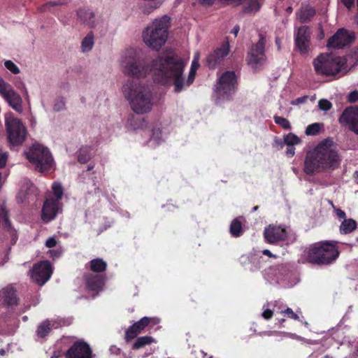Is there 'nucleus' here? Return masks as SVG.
<instances>
[{"label": "nucleus", "instance_id": "f257e3e1", "mask_svg": "<svg viewBox=\"0 0 358 358\" xmlns=\"http://www.w3.org/2000/svg\"><path fill=\"white\" fill-rule=\"evenodd\" d=\"M184 67L183 61L177 55L163 54L152 62L150 71L155 82L162 84L172 82L175 91L179 92L185 85Z\"/></svg>", "mask_w": 358, "mask_h": 358}, {"label": "nucleus", "instance_id": "f03ea898", "mask_svg": "<svg viewBox=\"0 0 358 358\" xmlns=\"http://www.w3.org/2000/svg\"><path fill=\"white\" fill-rule=\"evenodd\" d=\"M341 158L334 142L327 138L320 142L306 157L304 171L308 174L334 170L340 164Z\"/></svg>", "mask_w": 358, "mask_h": 358}, {"label": "nucleus", "instance_id": "7ed1b4c3", "mask_svg": "<svg viewBox=\"0 0 358 358\" xmlns=\"http://www.w3.org/2000/svg\"><path fill=\"white\" fill-rule=\"evenodd\" d=\"M123 92L136 113L143 114L151 110L152 93L148 86L138 80H129L123 85Z\"/></svg>", "mask_w": 358, "mask_h": 358}, {"label": "nucleus", "instance_id": "20e7f679", "mask_svg": "<svg viewBox=\"0 0 358 358\" xmlns=\"http://www.w3.org/2000/svg\"><path fill=\"white\" fill-rule=\"evenodd\" d=\"M346 63L345 58L332 54H320L313 62L316 74L325 76L346 74L349 71Z\"/></svg>", "mask_w": 358, "mask_h": 358}, {"label": "nucleus", "instance_id": "39448f33", "mask_svg": "<svg viewBox=\"0 0 358 358\" xmlns=\"http://www.w3.org/2000/svg\"><path fill=\"white\" fill-rule=\"evenodd\" d=\"M169 23L170 18L167 15L156 19L143 33L145 43L152 49L159 50L168 38Z\"/></svg>", "mask_w": 358, "mask_h": 358}, {"label": "nucleus", "instance_id": "423d86ee", "mask_svg": "<svg viewBox=\"0 0 358 358\" xmlns=\"http://www.w3.org/2000/svg\"><path fill=\"white\" fill-rule=\"evenodd\" d=\"M335 245L329 242L317 243L307 250V261L315 264H329L338 256Z\"/></svg>", "mask_w": 358, "mask_h": 358}, {"label": "nucleus", "instance_id": "0eeeda50", "mask_svg": "<svg viewBox=\"0 0 358 358\" xmlns=\"http://www.w3.org/2000/svg\"><path fill=\"white\" fill-rule=\"evenodd\" d=\"M28 160L34 165L36 171L44 172L52 165V157L47 148L41 145H34L26 153Z\"/></svg>", "mask_w": 358, "mask_h": 358}, {"label": "nucleus", "instance_id": "6e6552de", "mask_svg": "<svg viewBox=\"0 0 358 358\" xmlns=\"http://www.w3.org/2000/svg\"><path fill=\"white\" fill-rule=\"evenodd\" d=\"M5 120L9 143L13 145L22 144L27 135L25 127L12 113H7Z\"/></svg>", "mask_w": 358, "mask_h": 358}, {"label": "nucleus", "instance_id": "1a4fd4ad", "mask_svg": "<svg viewBox=\"0 0 358 358\" xmlns=\"http://www.w3.org/2000/svg\"><path fill=\"white\" fill-rule=\"evenodd\" d=\"M266 41V36L262 33L259 34L258 41L251 46L248 52L247 63L255 71H257L266 61L264 53Z\"/></svg>", "mask_w": 358, "mask_h": 358}, {"label": "nucleus", "instance_id": "9d476101", "mask_svg": "<svg viewBox=\"0 0 358 358\" xmlns=\"http://www.w3.org/2000/svg\"><path fill=\"white\" fill-rule=\"evenodd\" d=\"M0 94L15 111L22 112V99L12 86L0 77Z\"/></svg>", "mask_w": 358, "mask_h": 358}, {"label": "nucleus", "instance_id": "9b49d317", "mask_svg": "<svg viewBox=\"0 0 358 358\" xmlns=\"http://www.w3.org/2000/svg\"><path fill=\"white\" fill-rule=\"evenodd\" d=\"M121 65L123 73L130 76L141 78L147 73L145 67L141 64L133 53L125 56L122 61Z\"/></svg>", "mask_w": 358, "mask_h": 358}, {"label": "nucleus", "instance_id": "f8f14e48", "mask_svg": "<svg viewBox=\"0 0 358 358\" xmlns=\"http://www.w3.org/2000/svg\"><path fill=\"white\" fill-rule=\"evenodd\" d=\"M51 273L52 268L50 262L43 261L33 267L31 277L38 285H43L49 280Z\"/></svg>", "mask_w": 358, "mask_h": 358}, {"label": "nucleus", "instance_id": "ddd939ff", "mask_svg": "<svg viewBox=\"0 0 358 358\" xmlns=\"http://www.w3.org/2000/svg\"><path fill=\"white\" fill-rule=\"evenodd\" d=\"M354 38L355 34L353 32L340 29L328 40L327 46L334 49L343 48L351 43Z\"/></svg>", "mask_w": 358, "mask_h": 358}, {"label": "nucleus", "instance_id": "4468645a", "mask_svg": "<svg viewBox=\"0 0 358 358\" xmlns=\"http://www.w3.org/2000/svg\"><path fill=\"white\" fill-rule=\"evenodd\" d=\"M339 122L348 125L350 129L358 135V106L345 108L339 117Z\"/></svg>", "mask_w": 358, "mask_h": 358}, {"label": "nucleus", "instance_id": "2eb2a0df", "mask_svg": "<svg viewBox=\"0 0 358 358\" xmlns=\"http://www.w3.org/2000/svg\"><path fill=\"white\" fill-rule=\"evenodd\" d=\"M66 358H92V350L84 341L75 343L66 352Z\"/></svg>", "mask_w": 358, "mask_h": 358}, {"label": "nucleus", "instance_id": "dca6fc26", "mask_svg": "<svg viewBox=\"0 0 358 358\" xmlns=\"http://www.w3.org/2000/svg\"><path fill=\"white\" fill-rule=\"evenodd\" d=\"M19 298L16 289L11 285H8L0 290V305L5 307L17 306Z\"/></svg>", "mask_w": 358, "mask_h": 358}, {"label": "nucleus", "instance_id": "f3484780", "mask_svg": "<svg viewBox=\"0 0 358 358\" xmlns=\"http://www.w3.org/2000/svg\"><path fill=\"white\" fill-rule=\"evenodd\" d=\"M236 83V76L234 71H227L222 75L215 86V90L220 94L231 92Z\"/></svg>", "mask_w": 358, "mask_h": 358}, {"label": "nucleus", "instance_id": "a211bd4d", "mask_svg": "<svg viewBox=\"0 0 358 358\" xmlns=\"http://www.w3.org/2000/svg\"><path fill=\"white\" fill-rule=\"evenodd\" d=\"M310 33L308 27L299 28L296 37V45L301 54H306L309 50Z\"/></svg>", "mask_w": 358, "mask_h": 358}, {"label": "nucleus", "instance_id": "6ab92c4d", "mask_svg": "<svg viewBox=\"0 0 358 358\" xmlns=\"http://www.w3.org/2000/svg\"><path fill=\"white\" fill-rule=\"evenodd\" d=\"M59 201H55V199L52 198L46 199L42 209L41 217L43 220L48 222L53 220L55 217L57 213L59 212Z\"/></svg>", "mask_w": 358, "mask_h": 358}, {"label": "nucleus", "instance_id": "aec40b11", "mask_svg": "<svg viewBox=\"0 0 358 358\" xmlns=\"http://www.w3.org/2000/svg\"><path fill=\"white\" fill-rule=\"evenodd\" d=\"M229 52V43H224L220 48H217L213 53L210 54L206 59L208 66L210 68L214 69L221 62V61L226 57Z\"/></svg>", "mask_w": 358, "mask_h": 358}, {"label": "nucleus", "instance_id": "412c9836", "mask_svg": "<svg viewBox=\"0 0 358 358\" xmlns=\"http://www.w3.org/2000/svg\"><path fill=\"white\" fill-rule=\"evenodd\" d=\"M264 236L270 243H275L286 238V231L280 227L269 225L264 231Z\"/></svg>", "mask_w": 358, "mask_h": 358}, {"label": "nucleus", "instance_id": "4be33fe9", "mask_svg": "<svg viewBox=\"0 0 358 358\" xmlns=\"http://www.w3.org/2000/svg\"><path fill=\"white\" fill-rule=\"evenodd\" d=\"M151 321V318L144 317L139 321L134 323L131 326L125 333V339L127 341H129L137 336L145 327H147Z\"/></svg>", "mask_w": 358, "mask_h": 358}, {"label": "nucleus", "instance_id": "5701e85b", "mask_svg": "<svg viewBox=\"0 0 358 358\" xmlns=\"http://www.w3.org/2000/svg\"><path fill=\"white\" fill-rule=\"evenodd\" d=\"M87 287L92 291L102 290L104 285V278L100 275L88 274L85 276Z\"/></svg>", "mask_w": 358, "mask_h": 358}, {"label": "nucleus", "instance_id": "b1692460", "mask_svg": "<svg viewBox=\"0 0 358 358\" xmlns=\"http://www.w3.org/2000/svg\"><path fill=\"white\" fill-rule=\"evenodd\" d=\"M79 18L90 27L94 25V13L89 9H80L78 12Z\"/></svg>", "mask_w": 358, "mask_h": 358}, {"label": "nucleus", "instance_id": "393cba45", "mask_svg": "<svg viewBox=\"0 0 358 358\" xmlns=\"http://www.w3.org/2000/svg\"><path fill=\"white\" fill-rule=\"evenodd\" d=\"M243 4V12L244 13L250 14L258 12L261 5L259 0H244Z\"/></svg>", "mask_w": 358, "mask_h": 358}, {"label": "nucleus", "instance_id": "a878e982", "mask_svg": "<svg viewBox=\"0 0 358 358\" xmlns=\"http://www.w3.org/2000/svg\"><path fill=\"white\" fill-rule=\"evenodd\" d=\"M357 228V222L353 219H345L341 226L340 231L341 234H347L352 232Z\"/></svg>", "mask_w": 358, "mask_h": 358}, {"label": "nucleus", "instance_id": "bb28decb", "mask_svg": "<svg viewBox=\"0 0 358 358\" xmlns=\"http://www.w3.org/2000/svg\"><path fill=\"white\" fill-rule=\"evenodd\" d=\"M315 15V10L311 7L301 9L297 14V18L301 22H306Z\"/></svg>", "mask_w": 358, "mask_h": 358}, {"label": "nucleus", "instance_id": "cd10ccee", "mask_svg": "<svg viewBox=\"0 0 358 358\" xmlns=\"http://www.w3.org/2000/svg\"><path fill=\"white\" fill-rule=\"evenodd\" d=\"M106 262L102 259H94L90 262V268L94 272L101 273L106 269Z\"/></svg>", "mask_w": 358, "mask_h": 358}, {"label": "nucleus", "instance_id": "c85d7f7f", "mask_svg": "<svg viewBox=\"0 0 358 358\" xmlns=\"http://www.w3.org/2000/svg\"><path fill=\"white\" fill-rule=\"evenodd\" d=\"M154 338L149 336H141L137 338L133 344L132 348L134 350L140 349L147 345H150L154 342Z\"/></svg>", "mask_w": 358, "mask_h": 358}, {"label": "nucleus", "instance_id": "c756f323", "mask_svg": "<svg viewBox=\"0 0 358 358\" xmlns=\"http://www.w3.org/2000/svg\"><path fill=\"white\" fill-rule=\"evenodd\" d=\"M129 123L134 129L143 128L145 125L144 119L137 115H131L129 118Z\"/></svg>", "mask_w": 358, "mask_h": 358}, {"label": "nucleus", "instance_id": "7c9ffc66", "mask_svg": "<svg viewBox=\"0 0 358 358\" xmlns=\"http://www.w3.org/2000/svg\"><path fill=\"white\" fill-rule=\"evenodd\" d=\"M94 45V36L92 33H90L82 41L81 48L83 52L90 51Z\"/></svg>", "mask_w": 358, "mask_h": 358}, {"label": "nucleus", "instance_id": "2f4dec72", "mask_svg": "<svg viewBox=\"0 0 358 358\" xmlns=\"http://www.w3.org/2000/svg\"><path fill=\"white\" fill-rule=\"evenodd\" d=\"M51 331L50 321L46 320L43 322L38 327L37 335L39 337L43 338L46 336Z\"/></svg>", "mask_w": 358, "mask_h": 358}, {"label": "nucleus", "instance_id": "473e14b6", "mask_svg": "<svg viewBox=\"0 0 358 358\" xmlns=\"http://www.w3.org/2000/svg\"><path fill=\"white\" fill-rule=\"evenodd\" d=\"M230 232L234 236H239L242 232V224L238 219L232 221L230 225Z\"/></svg>", "mask_w": 358, "mask_h": 358}, {"label": "nucleus", "instance_id": "72a5a7b5", "mask_svg": "<svg viewBox=\"0 0 358 358\" xmlns=\"http://www.w3.org/2000/svg\"><path fill=\"white\" fill-rule=\"evenodd\" d=\"M1 222L8 228L10 227L8 211L4 204L0 206V222Z\"/></svg>", "mask_w": 358, "mask_h": 358}, {"label": "nucleus", "instance_id": "f704fd0d", "mask_svg": "<svg viewBox=\"0 0 358 358\" xmlns=\"http://www.w3.org/2000/svg\"><path fill=\"white\" fill-rule=\"evenodd\" d=\"M322 127V124L320 123H313L308 125L306 129V134L308 136H315L319 134L320 129Z\"/></svg>", "mask_w": 358, "mask_h": 358}, {"label": "nucleus", "instance_id": "c9c22d12", "mask_svg": "<svg viewBox=\"0 0 358 358\" xmlns=\"http://www.w3.org/2000/svg\"><path fill=\"white\" fill-rule=\"evenodd\" d=\"M199 67V62H197V60L193 59V61L192 62L191 69H190V71L189 73V76H188V78L186 82V83L187 85H190L191 83H192L193 80H194L196 71Z\"/></svg>", "mask_w": 358, "mask_h": 358}, {"label": "nucleus", "instance_id": "e433bc0d", "mask_svg": "<svg viewBox=\"0 0 358 358\" xmlns=\"http://www.w3.org/2000/svg\"><path fill=\"white\" fill-rule=\"evenodd\" d=\"M52 191H53L54 195L56 197V199H55V201H59V200L62 199V197L63 196V187H62V186L61 185L60 183L55 182L52 185Z\"/></svg>", "mask_w": 358, "mask_h": 358}, {"label": "nucleus", "instance_id": "4c0bfd02", "mask_svg": "<svg viewBox=\"0 0 358 358\" xmlns=\"http://www.w3.org/2000/svg\"><path fill=\"white\" fill-rule=\"evenodd\" d=\"M284 141L287 145H297L301 141L299 138L293 134H289L288 135H287L285 137Z\"/></svg>", "mask_w": 358, "mask_h": 358}, {"label": "nucleus", "instance_id": "58836bf2", "mask_svg": "<svg viewBox=\"0 0 358 358\" xmlns=\"http://www.w3.org/2000/svg\"><path fill=\"white\" fill-rule=\"evenodd\" d=\"M90 154L87 148H82L80 150L78 155V161L80 163L85 164L87 162L90 160Z\"/></svg>", "mask_w": 358, "mask_h": 358}, {"label": "nucleus", "instance_id": "ea45409f", "mask_svg": "<svg viewBox=\"0 0 358 358\" xmlns=\"http://www.w3.org/2000/svg\"><path fill=\"white\" fill-rule=\"evenodd\" d=\"M274 120H275V122L276 124H278V125H280V127H282L283 129H290V123L289 122V121L287 119H285L282 117L275 116L274 117Z\"/></svg>", "mask_w": 358, "mask_h": 358}, {"label": "nucleus", "instance_id": "a19ab883", "mask_svg": "<svg viewBox=\"0 0 358 358\" xmlns=\"http://www.w3.org/2000/svg\"><path fill=\"white\" fill-rule=\"evenodd\" d=\"M318 107L321 110L327 111L332 107L331 103L327 99H320L318 101Z\"/></svg>", "mask_w": 358, "mask_h": 358}, {"label": "nucleus", "instance_id": "79ce46f5", "mask_svg": "<svg viewBox=\"0 0 358 358\" xmlns=\"http://www.w3.org/2000/svg\"><path fill=\"white\" fill-rule=\"evenodd\" d=\"M4 65L7 69L14 74H18L20 72L19 68L10 60L6 61Z\"/></svg>", "mask_w": 358, "mask_h": 358}, {"label": "nucleus", "instance_id": "37998d69", "mask_svg": "<svg viewBox=\"0 0 358 358\" xmlns=\"http://www.w3.org/2000/svg\"><path fill=\"white\" fill-rule=\"evenodd\" d=\"M65 108V102L64 100L62 99H60V100H57L54 106H53V110L55 111H60L62 110H63L64 108Z\"/></svg>", "mask_w": 358, "mask_h": 358}, {"label": "nucleus", "instance_id": "c03bdc74", "mask_svg": "<svg viewBox=\"0 0 358 358\" xmlns=\"http://www.w3.org/2000/svg\"><path fill=\"white\" fill-rule=\"evenodd\" d=\"M348 101L350 103H355L358 101V91L355 90L351 92L348 96Z\"/></svg>", "mask_w": 358, "mask_h": 358}, {"label": "nucleus", "instance_id": "a18cd8bd", "mask_svg": "<svg viewBox=\"0 0 358 358\" xmlns=\"http://www.w3.org/2000/svg\"><path fill=\"white\" fill-rule=\"evenodd\" d=\"M7 160V153L2 152L0 148V169L6 166Z\"/></svg>", "mask_w": 358, "mask_h": 358}, {"label": "nucleus", "instance_id": "49530a36", "mask_svg": "<svg viewBox=\"0 0 358 358\" xmlns=\"http://www.w3.org/2000/svg\"><path fill=\"white\" fill-rule=\"evenodd\" d=\"M308 98V96H303L301 97H299V98L296 99L295 100L292 101L291 104L292 105H299V104L303 103L306 101Z\"/></svg>", "mask_w": 358, "mask_h": 358}, {"label": "nucleus", "instance_id": "de8ad7c7", "mask_svg": "<svg viewBox=\"0 0 358 358\" xmlns=\"http://www.w3.org/2000/svg\"><path fill=\"white\" fill-rule=\"evenodd\" d=\"M221 1L227 4H231L234 6H238L243 3L244 0H220Z\"/></svg>", "mask_w": 358, "mask_h": 358}, {"label": "nucleus", "instance_id": "09e8293b", "mask_svg": "<svg viewBox=\"0 0 358 358\" xmlns=\"http://www.w3.org/2000/svg\"><path fill=\"white\" fill-rule=\"evenodd\" d=\"M345 59L347 62L348 59H352L353 62H355V64H358V49L355 50L352 55H348Z\"/></svg>", "mask_w": 358, "mask_h": 358}, {"label": "nucleus", "instance_id": "8fccbe9b", "mask_svg": "<svg viewBox=\"0 0 358 358\" xmlns=\"http://www.w3.org/2000/svg\"><path fill=\"white\" fill-rule=\"evenodd\" d=\"M56 245L57 241L54 237H50L49 238L47 239L45 242V246L50 248L56 246Z\"/></svg>", "mask_w": 358, "mask_h": 358}, {"label": "nucleus", "instance_id": "3c124183", "mask_svg": "<svg viewBox=\"0 0 358 358\" xmlns=\"http://www.w3.org/2000/svg\"><path fill=\"white\" fill-rule=\"evenodd\" d=\"M343 5L348 8L351 9L355 6V0H341Z\"/></svg>", "mask_w": 358, "mask_h": 358}, {"label": "nucleus", "instance_id": "603ef678", "mask_svg": "<svg viewBox=\"0 0 358 358\" xmlns=\"http://www.w3.org/2000/svg\"><path fill=\"white\" fill-rule=\"evenodd\" d=\"M285 313H287L289 317L296 320H299V316L292 311V310L289 308H287L285 310Z\"/></svg>", "mask_w": 358, "mask_h": 358}, {"label": "nucleus", "instance_id": "864d4df0", "mask_svg": "<svg viewBox=\"0 0 358 358\" xmlns=\"http://www.w3.org/2000/svg\"><path fill=\"white\" fill-rule=\"evenodd\" d=\"M159 6L158 4H155V6H150L149 7H145L143 9V12L144 13L148 14V13H151L152 11H153L154 10H155L156 8H157Z\"/></svg>", "mask_w": 358, "mask_h": 358}, {"label": "nucleus", "instance_id": "5fc2aeb1", "mask_svg": "<svg viewBox=\"0 0 358 358\" xmlns=\"http://www.w3.org/2000/svg\"><path fill=\"white\" fill-rule=\"evenodd\" d=\"M262 316H263L265 319L268 320V319H270V318H271V317H272V316H273V312H272L271 310H269V309H266V310H265L263 312V313H262Z\"/></svg>", "mask_w": 358, "mask_h": 358}, {"label": "nucleus", "instance_id": "6e6d98bb", "mask_svg": "<svg viewBox=\"0 0 358 358\" xmlns=\"http://www.w3.org/2000/svg\"><path fill=\"white\" fill-rule=\"evenodd\" d=\"M335 211H336V215L338 216V217L341 218V219H345V213L339 209V208H336L335 209Z\"/></svg>", "mask_w": 358, "mask_h": 358}, {"label": "nucleus", "instance_id": "4d7b16f0", "mask_svg": "<svg viewBox=\"0 0 358 358\" xmlns=\"http://www.w3.org/2000/svg\"><path fill=\"white\" fill-rule=\"evenodd\" d=\"M198 1L201 4H203L205 6H211L213 3L214 0H198Z\"/></svg>", "mask_w": 358, "mask_h": 358}, {"label": "nucleus", "instance_id": "13d9d810", "mask_svg": "<svg viewBox=\"0 0 358 358\" xmlns=\"http://www.w3.org/2000/svg\"><path fill=\"white\" fill-rule=\"evenodd\" d=\"M290 147L287 148L286 153L288 156H293L294 155V148L292 145H289Z\"/></svg>", "mask_w": 358, "mask_h": 358}, {"label": "nucleus", "instance_id": "bf43d9fd", "mask_svg": "<svg viewBox=\"0 0 358 358\" xmlns=\"http://www.w3.org/2000/svg\"><path fill=\"white\" fill-rule=\"evenodd\" d=\"M239 30H240L239 26L236 25L233 28L231 33H233L236 36Z\"/></svg>", "mask_w": 358, "mask_h": 358}, {"label": "nucleus", "instance_id": "052dcab7", "mask_svg": "<svg viewBox=\"0 0 358 358\" xmlns=\"http://www.w3.org/2000/svg\"><path fill=\"white\" fill-rule=\"evenodd\" d=\"M263 254L268 257H273V254L268 250H263Z\"/></svg>", "mask_w": 358, "mask_h": 358}, {"label": "nucleus", "instance_id": "680f3d73", "mask_svg": "<svg viewBox=\"0 0 358 358\" xmlns=\"http://www.w3.org/2000/svg\"><path fill=\"white\" fill-rule=\"evenodd\" d=\"M275 43L277 45V46H278V49L280 50V38L278 37H277L275 38Z\"/></svg>", "mask_w": 358, "mask_h": 358}, {"label": "nucleus", "instance_id": "e2e57ef3", "mask_svg": "<svg viewBox=\"0 0 358 358\" xmlns=\"http://www.w3.org/2000/svg\"><path fill=\"white\" fill-rule=\"evenodd\" d=\"M59 357H60L59 353L55 352L53 355L51 357V358H59Z\"/></svg>", "mask_w": 358, "mask_h": 358}, {"label": "nucleus", "instance_id": "0e129e2a", "mask_svg": "<svg viewBox=\"0 0 358 358\" xmlns=\"http://www.w3.org/2000/svg\"><path fill=\"white\" fill-rule=\"evenodd\" d=\"M355 180H356L357 182L358 183V171H357L355 173Z\"/></svg>", "mask_w": 358, "mask_h": 358}, {"label": "nucleus", "instance_id": "69168bd1", "mask_svg": "<svg viewBox=\"0 0 358 358\" xmlns=\"http://www.w3.org/2000/svg\"><path fill=\"white\" fill-rule=\"evenodd\" d=\"M287 11L288 13H292V7H288V8H287Z\"/></svg>", "mask_w": 358, "mask_h": 358}, {"label": "nucleus", "instance_id": "338daca9", "mask_svg": "<svg viewBox=\"0 0 358 358\" xmlns=\"http://www.w3.org/2000/svg\"><path fill=\"white\" fill-rule=\"evenodd\" d=\"M194 59H196L197 62H199V54H196Z\"/></svg>", "mask_w": 358, "mask_h": 358}, {"label": "nucleus", "instance_id": "774afa93", "mask_svg": "<svg viewBox=\"0 0 358 358\" xmlns=\"http://www.w3.org/2000/svg\"><path fill=\"white\" fill-rule=\"evenodd\" d=\"M259 208V207L257 206L253 208V211H256L257 210V209Z\"/></svg>", "mask_w": 358, "mask_h": 358}]
</instances>
